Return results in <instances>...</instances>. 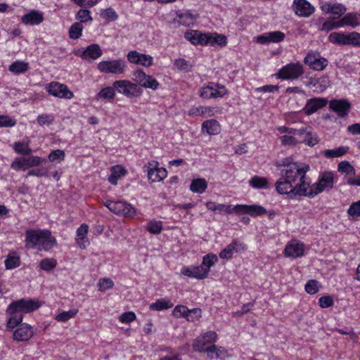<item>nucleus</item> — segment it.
Listing matches in <instances>:
<instances>
[{"label": "nucleus", "instance_id": "15", "mask_svg": "<svg viewBox=\"0 0 360 360\" xmlns=\"http://www.w3.org/2000/svg\"><path fill=\"white\" fill-rule=\"evenodd\" d=\"M246 250L247 245L244 243L235 239L219 252V256L223 259H230L233 257L234 253Z\"/></svg>", "mask_w": 360, "mask_h": 360}, {"label": "nucleus", "instance_id": "12", "mask_svg": "<svg viewBox=\"0 0 360 360\" xmlns=\"http://www.w3.org/2000/svg\"><path fill=\"white\" fill-rule=\"evenodd\" d=\"M159 163L155 160L148 162L144 167L147 168L148 177L153 182H159L166 178L167 170L158 167Z\"/></svg>", "mask_w": 360, "mask_h": 360}, {"label": "nucleus", "instance_id": "7", "mask_svg": "<svg viewBox=\"0 0 360 360\" xmlns=\"http://www.w3.org/2000/svg\"><path fill=\"white\" fill-rule=\"evenodd\" d=\"M97 68L102 73L122 75L125 72L127 65L122 59H114L101 61Z\"/></svg>", "mask_w": 360, "mask_h": 360}, {"label": "nucleus", "instance_id": "3", "mask_svg": "<svg viewBox=\"0 0 360 360\" xmlns=\"http://www.w3.org/2000/svg\"><path fill=\"white\" fill-rule=\"evenodd\" d=\"M25 247L49 251L57 246V240L49 230L28 229L25 231Z\"/></svg>", "mask_w": 360, "mask_h": 360}, {"label": "nucleus", "instance_id": "63", "mask_svg": "<svg viewBox=\"0 0 360 360\" xmlns=\"http://www.w3.org/2000/svg\"><path fill=\"white\" fill-rule=\"evenodd\" d=\"M202 316V311L200 308L188 309L186 319L188 321L193 322L198 320Z\"/></svg>", "mask_w": 360, "mask_h": 360}, {"label": "nucleus", "instance_id": "33", "mask_svg": "<svg viewBox=\"0 0 360 360\" xmlns=\"http://www.w3.org/2000/svg\"><path fill=\"white\" fill-rule=\"evenodd\" d=\"M174 306V303L169 298H162L157 300L155 302L150 304L149 309L153 311H162L168 309Z\"/></svg>", "mask_w": 360, "mask_h": 360}, {"label": "nucleus", "instance_id": "19", "mask_svg": "<svg viewBox=\"0 0 360 360\" xmlns=\"http://www.w3.org/2000/svg\"><path fill=\"white\" fill-rule=\"evenodd\" d=\"M305 250L304 245L298 241H292L287 244L284 250L285 257L297 258L304 255Z\"/></svg>", "mask_w": 360, "mask_h": 360}, {"label": "nucleus", "instance_id": "2", "mask_svg": "<svg viewBox=\"0 0 360 360\" xmlns=\"http://www.w3.org/2000/svg\"><path fill=\"white\" fill-rule=\"evenodd\" d=\"M40 307L39 302L31 299H20L12 302L6 309L8 319L6 326V330L11 331L19 325L23 319V314L30 313L37 309Z\"/></svg>", "mask_w": 360, "mask_h": 360}, {"label": "nucleus", "instance_id": "29", "mask_svg": "<svg viewBox=\"0 0 360 360\" xmlns=\"http://www.w3.org/2000/svg\"><path fill=\"white\" fill-rule=\"evenodd\" d=\"M176 18L178 19H174V21L186 27L193 25L196 20V15L189 11H178L176 13Z\"/></svg>", "mask_w": 360, "mask_h": 360}, {"label": "nucleus", "instance_id": "39", "mask_svg": "<svg viewBox=\"0 0 360 360\" xmlns=\"http://www.w3.org/2000/svg\"><path fill=\"white\" fill-rule=\"evenodd\" d=\"M249 185L257 189L267 188L269 181L265 177L254 176L249 180Z\"/></svg>", "mask_w": 360, "mask_h": 360}, {"label": "nucleus", "instance_id": "22", "mask_svg": "<svg viewBox=\"0 0 360 360\" xmlns=\"http://www.w3.org/2000/svg\"><path fill=\"white\" fill-rule=\"evenodd\" d=\"M34 332L30 326L26 323L21 324L13 332V339L16 341H27L33 336Z\"/></svg>", "mask_w": 360, "mask_h": 360}, {"label": "nucleus", "instance_id": "52", "mask_svg": "<svg viewBox=\"0 0 360 360\" xmlns=\"http://www.w3.org/2000/svg\"><path fill=\"white\" fill-rule=\"evenodd\" d=\"M77 309H71L69 311H63L56 316V319L58 321L65 322L73 318L77 314Z\"/></svg>", "mask_w": 360, "mask_h": 360}, {"label": "nucleus", "instance_id": "50", "mask_svg": "<svg viewBox=\"0 0 360 360\" xmlns=\"http://www.w3.org/2000/svg\"><path fill=\"white\" fill-rule=\"evenodd\" d=\"M329 40L330 42L337 44H347V34L340 32H332L329 35Z\"/></svg>", "mask_w": 360, "mask_h": 360}, {"label": "nucleus", "instance_id": "38", "mask_svg": "<svg viewBox=\"0 0 360 360\" xmlns=\"http://www.w3.org/2000/svg\"><path fill=\"white\" fill-rule=\"evenodd\" d=\"M4 263L7 269H13L20 266V259L16 252H10Z\"/></svg>", "mask_w": 360, "mask_h": 360}, {"label": "nucleus", "instance_id": "37", "mask_svg": "<svg viewBox=\"0 0 360 360\" xmlns=\"http://www.w3.org/2000/svg\"><path fill=\"white\" fill-rule=\"evenodd\" d=\"M207 188V183L205 179H195L192 180L190 189L193 193H202L205 191Z\"/></svg>", "mask_w": 360, "mask_h": 360}, {"label": "nucleus", "instance_id": "58", "mask_svg": "<svg viewBox=\"0 0 360 360\" xmlns=\"http://www.w3.org/2000/svg\"><path fill=\"white\" fill-rule=\"evenodd\" d=\"M302 142L309 146H314L316 145L319 142L318 136L316 133H314L311 127V136H307L304 134L302 138Z\"/></svg>", "mask_w": 360, "mask_h": 360}, {"label": "nucleus", "instance_id": "28", "mask_svg": "<svg viewBox=\"0 0 360 360\" xmlns=\"http://www.w3.org/2000/svg\"><path fill=\"white\" fill-rule=\"evenodd\" d=\"M338 172L344 175L343 179L347 184L348 179L353 178L356 174L354 167L347 160H344L338 163Z\"/></svg>", "mask_w": 360, "mask_h": 360}, {"label": "nucleus", "instance_id": "53", "mask_svg": "<svg viewBox=\"0 0 360 360\" xmlns=\"http://www.w3.org/2000/svg\"><path fill=\"white\" fill-rule=\"evenodd\" d=\"M101 16L108 21H115L118 19V15L112 8H108L106 9L102 10Z\"/></svg>", "mask_w": 360, "mask_h": 360}, {"label": "nucleus", "instance_id": "9", "mask_svg": "<svg viewBox=\"0 0 360 360\" xmlns=\"http://www.w3.org/2000/svg\"><path fill=\"white\" fill-rule=\"evenodd\" d=\"M217 340V334L214 331H207L197 337L192 345L193 350L202 353L208 346L214 345Z\"/></svg>", "mask_w": 360, "mask_h": 360}, {"label": "nucleus", "instance_id": "44", "mask_svg": "<svg viewBox=\"0 0 360 360\" xmlns=\"http://www.w3.org/2000/svg\"><path fill=\"white\" fill-rule=\"evenodd\" d=\"M163 226L162 221L157 220H150L148 222L146 230L150 233L157 235L161 233Z\"/></svg>", "mask_w": 360, "mask_h": 360}, {"label": "nucleus", "instance_id": "1", "mask_svg": "<svg viewBox=\"0 0 360 360\" xmlns=\"http://www.w3.org/2000/svg\"><path fill=\"white\" fill-rule=\"evenodd\" d=\"M281 177L276 181L275 187L278 193L288 195L290 199L303 197L307 195L310 180L306 174L309 170V165L297 162L283 161Z\"/></svg>", "mask_w": 360, "mask_h": 360}, {"label": "nucleus", "instance_id": "30", "mask_svg": "<svg viewBox=\"0 0 360 360\" xmlns=\"http://www.w3.org/2000/svg\"><path fill=\"white\" fill-rule=\"evenodd\" d=\"M207 39H206V46L210 45L214 46L218 45L221 47H224L226 46L228 43L227 38L225 35L218 34L217 32L207 33Z\"/></svg>", "mask_w": 360, "mask_h": 360}, {"label": "nucleus", "instance_id": "41", "mask_svg": "<svg viewBox=\"0 0 360 360\" xmlns=\"http://www.w3.org/2000/svg\"><path fill=\"white\" fill-rule=\"evenodd\" d=\"M218 261V257L214 254H208L203 257L202 262L200 265L203 266L204 271H207V275H208L211 266H212L216 262Z\"/></svg>", "mask_w": 360, "mask_h": 360}, {"label": "nucleus", "instance_id": "31", "mask_svg": "<svg viewBox=\"0 0 360 360\" xmlns=\"http://www.w3.org/2000/svg\"><path fill=\"white\" fill-rule=\"evenodd\" d=\"M341 27L351 26L356 27L360 25V14L356 13H349L340 20Z\"/></svg>", "mask_w": 360, "mask_h": 360}, {"label": "nucleus", "instance_id": "20", "mask_svg": "<svg viewBox=\"0 0 360 360\" xmlns=\"http://www.w3.org/2000/svg\"><path fill=\"white\" fill-rule=\"evenodd\" d=\"M285 37V34L281 31H274L266 32L257 37V42L261 44L270 43H278L283 41Z\"/></svg>", "mask_w": 360, "mask_h": 360}, {"label": "nucleus", "instance_id": "10", "mask_svg": "<svg viewBox=\"0 0 360 360\" xmlns=\"http://www.w3.org/2000/svg\"><path fill=\"white\" fill-rule=\"evenodd\" d=\"M304 73L303 66L300 63H291L281 68L277 73L282 79H296Z\"/></svg>", "mask_w": 360, "mask_h": 360}, {"label": "nucleus", "instance_id": "60", "mask_svg": "<svg viewBox=\"0 0 360 360\" xmlns=\"http://www.w3.org/2000/svg\"><path fill=\"white\" fill-rule=\"evenodd\" d=\"M17 124L15 118L8 115H0V127H13Z\"/></svg>", "mask_w": 360, "mask_h": 360}, {"label": "nucleus", "instance_id": "25", "mask_svg": "<svg viewBox=\"0 0 360 360\" xmlns=\"http://www.w3.org/2000/svg\"><path fill=\"white\" fill-rule=\"evenodd\" d=\"M103 51L100 46L97 44H94L88 46L82 53L79 56L84 60H94L102 56Z\"/></svg>", "mask_w": 360, "mask_h": 360}, {"label": "nucleus", "instance_id": "11", "mask_svg": "<svg viewBox=\"0 0 360 360\" xmlns=\"http://www.w3.org/2000/svg\"><path fill=\"white\" fill-rule=\"evenodd\" d=\"M46 90L50 95L59 98L71 99L74 97L73 92L67 85L58 82H52L46 84Z\"/></svg>", "mask_w": 360, "mask_h": 360}, {"label": "nucleus", "instance_id": "26", "mask_svg": "<svg viewBox=\"0 0 360 360\" xmlns=\"http://www.w3.org/2000/svg\"><path fill=\"white\" fill-rule=\"evenodd\" d=\"M216 108L212 106L193 107L188 110L190 116L212 117L215 115Z\"/></svg>", "mask_w": 360, "mask_h": 360}, {"label": "nucleus", "instance_id": "8", "mask_svg": "<svg viewBox=\"0 0 360 360\" xmlns=\"http://www.w3.org/2000/svg\"><path fill=\"white\" fill-rule=\"evenodd\" d=\"M113 86L118 93L128 98L139 96L142 92L141 88L136 84L127 79L114 82Z\"/></svg>", "mask_w": 360, "mask_h": 360}, {"label": "nucleus", "instance_id": "23", "mask_svg": "<svg viewBox=\"0 0 360 360\" xmlns=\"http://www.w3.org/2000/svg\"><path fill=\"white\" fill-rule=\"evenodd\" d=\"M184 37L192 44L197 46H206L207 34L202 33L199 30H191L184 34Z\"/></svg>", "mask_w": 360, "mask_h": 360}, {"label": "nucleus", "instance_id": "62", "mask_svg": "<svg viewBox=\"0 0 360 360\" xmlns=\"http://www.w3.org/2000/svg\"><path fill=\"white\" fill-rule=\"evenodd\" d=\"M331 11L330 13L335 15L333 18L336 19L340 16H342L346 11V8L341 4H333L332 7L330 8Z\"/></svg>", "mask_w": 360, "mask_h": 360}, {"label": "nucleus", "instance_id": "54", "mask_svg": "<svg viewBox=\"0 0 360 360\" xmlns=\"http://www.w3.org/2000/svg\"><path fill=\"white\" fill-rule=\"evenodd\" d=\"M113 286L114 282L111 278H101L98 282V290L101 292H105L109 289H111Z\"/></svg>", "mask_w": 360, "mask_h": 360}, {"label": "nucleus", "instance_id": "42", "mask_svg": "<svg viewBox=\"0 0 360 360\" xmlns=\"http://www.w3.org/2000/svg\"><path fill=\"white\" fill-rule=\"evenodd\" d=\"M75 19L79 20L78 22L86 23V22H91L93 21V18L91 16V13L88 9H80L75 15Z\"/></svg>", "mask_w": 360, "mask_h": 360}, {"label": "nucleus", "instance_id": "32", "mask_svg": "<svg viewBox=\"0 0 360 360\" xmlns=\"http://www.w3.org/2000/svg\"><path fill=\"white\" fill-rule=\"evenodd\" d=\"M220 124L216 120L212 119L203 122L202 124V131L210 135H215L220 132Z\"/></svg>", "mask_w": 360, "mask_h": 360}, {"label": "nucleus", "instance_id": "4", "mask_svg": "<svg viewBox=\"0 0 360 360\" xmlns=\"http://www.w3.org/2000/svg\"><path fill=\"white\" fill-rule=\"evenodd\" d=\"M334 173L332 171H325L320 173L318 180L312 185L309 186L305 196L313 198L325 190H329L334 186Z\"/></svg>", "mask_w": 360, "mask_h": 360}, {"label": "nucleus", "instance_id": "45", "mask_svg": "<svg viewBox=\"0 0 360 360\" xmlns=\"http://www.w3.org/2000/svg\"><path fill=\"white\" fill-rule=\"evenodd\" d=\"M115 88L114 86H107L103 88L96 95V99L103 98L112 100L115 96Z\"/></svg>", "mask_w": 360, "mask_h": 360}, {"label": "nucleus", "instance_id": "49", "mask_svg": "<svg viewBox=\"0 0 360 360\" xmlns=\"http://www.w3.org/2000/svg\"><path fill=\"white\" fill-rule=\"evenodd\" d=\"M11 167L15 170H25L29 168L25 158H16L11 163Z\"/></svg>", "mask_w": 360, "mask_h": 360}, {"label": "nucleus", "instance_id": "14", "mask_svg": "<svg viewBox=\"0 0 360 360\" xmlns=\"http://www.w3.org/2000/svg\"><path fill=\"white\" fill-rule=\"evenodd\" d=\"M292 8L295 15L299 17L308 18L315 11V8L307 0H294Z\"/></svg>", "mask_w": 360, "mask_h": 360}, {"label": "nucleus", "instance_id": "48", "mask_svg": "<svg viewBox=\"0 0 360 360\" xmlns=\"http://www.w3.org/2000/svg\"><path fill=\"white\" fill-rule=\"evenodd\" d=\"M56 266L57 261L54 258L43 259L39 264L40 269L46 271H51L55 269Z\"/></svg>", "mask_w": 360, "mask_h": 360}, {"label": "nucleus", "instance_id": "43", "mask_svg": "<svg viewBox=\"0 0 360 360\" xmlns=\"http://www.w3.org/2000/svg\"><path fill=\"white\" fill-rule=\"evenodd\" d=\"M126 201H114V200H108L105 205L112 212L116 214H119L122 213V210L124 206V203Z\"/></svg>", "mask_w": 360, "mask_h": 360}, {"label": "nucleus", "instance_id": "57", "mask_svg": "<svg viewBox=\"0 0 360 360\" xmlns=\"http://www.w3.org/2000/svg\"><path fill=\"white\" fill-rule=\"evenodd\" d=\"M160 86V83L158 80L154 78L152 75H148L147 79H145L141 86L144 88L151 89L153 90H156L158 89Z\"/></svg>", "mask_w": 360, "mask_h": 360}, {"label": "nucleus", "instance_id": "6", "mask_svg": "<svg viewBox=\"0 0 360 360\" xmlns=\"http://www.w3.org/2000/svg\"><path fill=\"white\" fill-rule=\"evenodd\" d=\"M266 210L259 205H236L235 206L225 205L224 213L231 214L235 213L238 215L248 214L256 217L265 214Z\"/></svg>", "mask_w": 360, "mask_h": 360}, {"label": "nucleus", "instance_id": "59", "mask_svg": "<svg viewBox=\"0 0 360 360\" xmlns=\"http://www.w3.org/2000/svg\"><path fill=\"white\" fill-rule=\"evenodd\" d=\"M188 308L186 307V306L184 305H176L173 311H172V314L174 317L176 318H186V315L188 312Z\"/></svg>", "mask_w": 360, "mask_h": 360}, {"label": "nucleus", "instance_id": "64", "mask_svg": "<svg viewBox=\"0 0 360 360\" xmlns=\"http://www.w3.org/2000/svg\"><path fill=\"white\" fill-rule=\"evenodd\" d=\"M136 213V209L131 204L126 202L122 210V213L118 215L123 216L124 217H133L135 216Z\"/></svg>", "mask_w": 360, "mask_h": 360}, {"label": "nucleus", "instance_id": "13", "mask_svg": "<svg viewBox=\"0 0 360 360\" xmlns=\"http://www.w3.org/2000/svg\"><path fill=\"white\" fill-rule=\"evenodd\" d=\"M329 108L335 112L340 117H345L351 110V103L344 98L333 99L328 103Z\"/></svg>", "mask_w": 360, "mask_h": 360}, {"label": "nucleus", "instance_id": "47", "mask_svg": "<svg viewBox=\"0 0 360 360\" xmlns=\"http://www.w3.org/2000/svg\"><path fill=\"white\" fill-rule=\"evenodd\" d=\"M347 214L354 220L360 217V200L352 202L349 205L347 210Z\"/></svg>", "mask_w": 360, "mask_h": 360}, {"label": "nucleus", "instance_id": "46", "mask_svg": "<svg viewBox=\"0 0 360 360\" xmlns=\"http://www.w3.org/2000/svg\"><path fill=\"white\" fill-rule=\"evenodd\" d=\"M82 31L83 26L81 22H76L70 27L69 37L72 39H77L82 36Z\"/></svg>", "mask_w": 360, "mask_h": 360}, {"label": "nucleus", "instance_id": "16", "mask_svg": "<svg viewBox=\"0 0 360 360\" xmlns=\"http://www.w3.org/2000/svg\"><path fill=\"white\" fill-rule=\"evenodd\" d=\"M304 63L310 67V68L321 71L326 68L328 65V60L325 58L320 56L318 53H309L304 58Z\"/></svg>", "mask_w": 360, "mask_h": 360}, {"label": "nucleus", "instance_id": "55", "mask_svg": "<svg viewBox=\"0 0 360 360\" xmlns=\"http://www.w3.org/2000/svg\"><path fill=\"white\" fill-rule=\"evenodd\" d=\"M338 27H341V24H340V20H338L337 22H335L333 20H326L321 25L319 30L321 31L328 32H330L333 30L337 29Z\"/></svg>", "mask_w": 360, "mask_h": 360}, {"label": "nucleus", "instance_id": "51", "mask_svg": "<svg viewBox=\"0 0 360 360\" xmlns=\"http://www.w3.org/2000/svg\"><path fill=\"white\" fill-rule=\"evenodd\" d=\"M65 157V151L63 150L57 149L52 150L49 155V160L50 162H61L64 160Z\"/></svg>", "mask_w": 360, "mask_h": 360}, {"label": "nucleus", "instance_id": "24", "mask_svg": "<svg viewBox=\"0 0 360 360\" xmlns=\"http://www.w3.org/2000/svg\"><path fill=\"white\" fill-rule=\"evenodd\" d=\"M181 274L197 279H204L207 276V271H204L203 266H184L181 269Z\"/></svg>", "mask_w": 360, "mask_h": 360}, {"label": "nucleus", "instance_id": "27", "mask_svg": "<svg viewBox=\"0 0 360 360\" xmlns=\"http://www.w3.org/2000/svg\"><path fill=\"white\" fill-rule=\"evenodd\" d=\"M88 231L89 226L86 224H82L77 230L76 242L82 249H85L89 245V241L86 238Z\"/></svg>", "mask_w": 360, "mask_h": 360}, {"label": "nucleus", "instance_id": "21", "mask_svg": "<svg viewBox=\"0 0 360 360\" xmlns=\"http://www.w3.org/2000/svg\"><path fill=\"white\" fill-rule=\"evenodd\" d=\"M44 20V13L37 10H32L21 18V22L29 25H39Z\"/></svg>", "mask_w": 360, "mask_h": 360}, {"label": "nucleus", "instance_id": "35", "mask_svg": "<svg viewBox=\"0 0 360 360\" xmlns=\"http://www.w3.org/2000/svg\"><path fill=\"white\" fill-rule=\"evenodd\" d=\"M126 174L125 169L121 165H115L113 166L111 169V174L108 176V181L112 184L116 185L117 184V180L121 176H124Z\"/></svg>", "mask_w": 360, "mask_h": 360}, {"label": "nucleus", "instance_id": "18", "mask_svg": "<svg viewBox=\"0 0 360 360\" xmlns=\"http://www.w3.org/2000/svg\"><path fill=\"white\" fill-rule=\"evenodd\" d=\"M328 101L326 98L315 97L307 100L305 106L302 110L307 115H311L318 110L322 109L326 106Z\"/></svg>", "mask_w": 360, "mask_h": 360}, {"label": "nucleus", "instance_id": "61", "mask_svg": "<svg viewBox=\"0 0 360 360\" xmlns=\"http://www.w3.org/2000/svg\"><path fill=\"white\" fill-rule=\"evenodd\" d=\"M54 121V117L52 115L41 114L38 115L37 122L40 126L50 125Z\"/></svg>", "mask_w": 360, "mask_h": 360}, {"label": "nucleus", "instance_id": "56", "mask_svg": "<svg viewBox=\"0 0 360 360\" xmlns=\"http://www.w3.org/2000/svg\"><path fill=\"white\" fill-rule=\"evenodd\" d=\"M148 75L143 70L138 69L132 72V79L141 86L144 79H147Z\"/></svg>", "mask_w": 360, "mask_h": 360}, {"label": "nucleus", "instance_id": "34", "mask_svg": "<svg viewBox=\"0 0 360 360\" xmlns=\"http://www.w3.org/2000/svg\"><path fill=\"white\" fill-rule=\"evenodd\" d=\"M349 148L348 146H340L333 149L324 150L322 153L326 158H335L345 155Z\"/></svg>", "mask_w": 360, "mask_h": 360}, {"label": "nucleus", "instance_id": "5", "mask_svg": "<svg viewBox=\"0 0 360 360\" xmlns=\"http://www.w3.org/2000/svg\"><path fill=\"white\" fill-rule=\"evenodd\" d=\"M229 94L227 88L219 82H209L198 90V95L203 99H220Z\"/></svg>", "mask_w": 360, "mask_h": 360}, {"label": "nucleus", "instance_id": "17", "mask_svg": "<svg viewBox=\"0 0 360 360\" xmlns=\"http://www.w3.org/2000/svg\"><path fill=\"white\" fill-rule=\"evenodd\" d=\"M127 58L131 63L147 68L153 64V58L151 56L141 53L136 51H130L127 55Z\"/></svg>", "mask_w": 360, "mask_h": 360}, {"label": "nucleus", "instance_id": "40", "mask_svg": "<svg viewBox=\"0 0 360 360\" xmlns=\"http://www.w3.org/2000/svg\"><path fill=\"white\" fill-rule=\"evenodd\" d=\"M13 149L17 154L22 155H29L32 153V150L29 147L28 143L16 141L13 145Z\"/></svg>", "mask_w": 360, "mask_h": 360}, {"label": "nucleus", "instance_id": "36", "mask_svg": "<svg viewBox=\"0 0 360 360\" xmlns=\"http://www.w3.org/2000/svg\"><path fill=\"white\" fill-rule=\"evenodd\" d=\"M28 69L29 64L22 60H16L12 63L8 67V70L15 75L24 73L27 71Z\"/></svg>", "mask_w": 360, "mask_h": 360}]
</instances>
